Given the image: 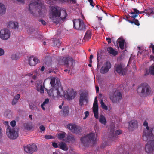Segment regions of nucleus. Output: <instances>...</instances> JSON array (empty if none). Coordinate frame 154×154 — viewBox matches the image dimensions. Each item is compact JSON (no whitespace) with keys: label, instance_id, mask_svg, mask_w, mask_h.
Instances as JSON below:
<instances>
[{"label":"nucleus","instance_id":"nucleus-1","mask_svg":"<svg viewBox=\"0 0 154 154\" xmlns=\"http://www.w3.org/2000/svg\"><path fill=\"white\" fill-rule=\"evenodd\" d=\"M66 11H63L61 13L55 7L52 9L51 13L50 14L49 17L53 22L56 24L60 23L61 20H64L67 17Z\"/></svg>","mask_w":154,"mask_h":154},{"label":"nucleus","instance_id":"nucleus-2","mask_svg":"<svg viewBox=\"0 0 154 154\" xmlns=\"http://www.w3.org/2000/svg\"><path fill=\"white\" fill-rule=\"evenodd\" d=\"M47 92L50 96L55 98L58 96H62L64 94V91L63 87L61 86L60 81H57L56 82L55 88H52L50 90H47Z\"/></svg>","mask_w":154,"mask_h":154},{"label":"nucleus","instance_id":"nucleus-3","mask_svg":"<svg viewBox=\"0 0 154 154\" xmlns=\"http://www.w3.org/2000/svg\"><path fill=\"white\" fill-rule=\"evenodd\" d=\"M137 91L142 97H146L150 95L151 89L149 85L146 83H143L139 85Z\"/></svg>","mask_w":154,"mask_h":154},{"label":"nucleus","instance_id":"nucleus-4","mask_svg":"<svg viewBox=\"0 0 154 154\" xmlns=\"http://www.w3.org/2000/svg\"><path fill=\"white\" fill-rule=\"evenodd\" d=\"M95 137V135L94 133H91L81 138V140L85 146H88L90 143L95 144L97 142Z\"/></svg>","mask_w":154,"mask_h":154},{"label":"nucleus","instance_id":"nucleus-5","mask_svg":"<svg viewBox=\"0 0 154 154\" xmlns=\"http://www.w3.org/2000/svg\"><path fill=\"white\" fill-rule=\"evenodd\" d=\"M74 28L75 29L85 31L86 30L85 25L83 21L81 19H75L73 20Z\"/></svg>","mask_w":154,"mask_h":154},{"label":"nucleus","instance_id":"nucleus-6","mask_svg":"<svg viewBox=\"0 0 154 154\" xmlns=\"http://www.w3.org/2000/svg\"><path fill=\"white\" fill-rule=\"evenodd\" d=\"M6 133L10 139H15L18 137V130L17 129H11L8 126L6 129Z\"/></svg>","mask_w":154,"mask_h":154},{"label":"nucleus","instance_id":"nucleus-7","mask_svg":"<svg viewBox=\"0 0 154 154\" xmlns=\"http://www.w3.org/2000/svg\"><path fill=\"white\" fill-rule=\"evenodd\" d=\"M115 69L118 74L120 75H126L127 72V69L121 64H115Z\"/></svg>","mask_w":154,"mask_h":154},{"label":"nucleus","instance_id":"nucleus-8","mask_svg":"<svg viewBox=\"0 0 154 154\" xmlns=\"http://www.w3.org/2000/svg\"><path fill=\"white\" fill-rule=\"evenodd\" d=\"M114 126H110V132L109 135V137L112 141H115V140L117 138V135L122 133V131L121 130H117L114 133Z\"/></svg>","mask_w":154,"mask_h":154},{"label":"nucleus","instance_id":"nucleus-9","mask_svg":"<svg viewBox=\"0 0 154 154\" xmlns=\"http://www.w3.org/2000/svg\"><path fill=\"white\" fill-rule=\"evenodd\" d=\"M109 98L113 103H117L122 99V95L120 92H116L113 94L110 95Z\"/></svg>","mask_w":154,"mask_h":154},{"label":"nucleus","instance_id":"nucleus-10","mask_svg":"<svg viewBox=\"0 0 154 154\" xmlns=\"http://www.w3.org/2000/svg\"><path fill=\"white\" fill-rule=\"evenodd\" d=\"M66 127L73 133L78 134L81 131V128L74 124H69L66 125Z\"/></svg>","mask_w":154,"mask_h":154},{"label":"nucleus","instance_id":"nucleus-11","mask_svg":"<svg viewBox=\"0 0 154 154\" xmlns=\"http://www.w3.org/2000/svg\"><path fill=\"white\" fill-rule=\"evenodd\" d=\"M10 31L8 29H2L0 31V38L3 40H7L10 38Z\"/></svg>","mask_w":154,"mask_h":154},{"label":"nucleus","instance_id":"nucleus-12","mask_svg":"<svg viewBox=\"0 0 154 154\" xmlns=\"http://www.w3.org/2000/svg\"><path fill=\"white\" fill-rule=\"evenodd\" d=\"M24 150L26 152L32 154L37 151V148L36 145L33 143L27 145L24 147Z\"/></svg>","mask_w":154,"mask_h":154},{"label":"nucleus","instance_id":"nucleus-13","mask_svg":"<svg viewBox=\"0 0 154 154\" xmlns=\"http://www.w3.org/2000/svg\"><path fill=\"white\" fill-rule=\"evenodd\" d=\"M153 134L151 132V130L150 131L149 133H144L143 135V139L145 141H148L147 143H149L152 141H154L153 140Z\"/></svg>","mask_w":154,"mask_h":154},{"label":"nucleus","instance_id":"nucleus-14","mask_svg":"<svg viewBox=\"0 0 154 154\" xmlns=\"http://www.w3.org/2000/svg\"><path fill=\"white\" fill-rule=\"evenodd\" d=\"M145 151L148 153L154 154V141L147 143L145 146Z\"/></svg>","mask_w":154,"mask_h":154},{"label":"nucleus","instance_id":"nucleus-15","mask_svg":"<svg viewBox=\"0 0 154 154\" xmlns=\"http://www.w3.org/2000/svg\"><path fill=\"white\" fill-rule=\"evenodd\" d=\"M93 110L95 118L97 119L98 118V106L97 97L95 98L94 101L93 105Z\"/></svg>","mask_w":154,"mask_h":154},{"label":"nucleus","instance_id":"nucleus-16","mask_svg":"<svg viewBox=\"0 0 154 154\" xmlns=\"http://www.w3.org/2000/svg\"><path fill=\"white\" fill-rule=\"evenodd\" d=\"M111 64L109 62H106L100 69V72L102 74L107 73L111 67Z\"/></svg>","mask_w":154,"mask_h":154},{"label":"nucleus","instance_id":"nucleus-17","mask_svg":"<svg viewBox=\"0 0 154 154\" xmlns=\"http://www.w3.org/2000/svg\"><path fill=\"white\" fill-rule=\"evenodd\" d=\"M88 96L87 94L85 93H82L80 94L79 99V103L80 106H83L84 101H85L87 102L88 100Z\"/></svg>","mask_w":154,"mask_h":154},{"label":"nucleus","instance_id":"nucleus-18","mask_svg":"<svg viewBox=\"0 0 154 154\" xmlns=\"http://www.w3.org/2000/svg\"><path fill=\"white\" fill-rule=\"evenodd\" d=\"M28 62L30 66H35L36 64L39 63L40 61L36 57L33 56L29 57Z\"/></svg>","mask_w":154,"mask_h":154},{"label":"nucleus","instance_id":"nucleus-19","mask_svg":"<svg viewBox=\"0 0 154 154\" xmlns=\"http://www.w3.org/2000/svg\"><path fill=\"white\" fill-rule=\"evenodd\" d=\"M137 122L135 120H133L129 122L128 128L130 130H133L137 127Z\"/></svg>","mask_w":154,"mask_h":154},{"label":"nucleus","instance_id":"nucleus-20","mask_svg":"<svg viewBox=\"0 0 154 154\" xmlns=\"http://www.w3.org/2000/svg\"><path fill=\"white\" fill-rule=\"evenodd\" d=\"M7 26L8 28L17 29L18 28V23L16 22L10 21L8 23Z\"/></svg>","mask_w":154,"mask_h":154},{"label":"nucleus","instance_id":"nucleus-21","mask_svg":"<svg viewBox=\"0 0 154 154\" xmlns=\"http://www.w3.org/2000/svg\"><path fill=\"white\" fill-rule=\"evenodd\" d=\"M137 14H135L134 15H132L131 16V19H132V20H128V21L132 24H134L135 25L138 26L140 25L138 20L135 19V18L137 16Z\"/></svg>","mask_w":154,"mask_h":154},{"label":"nucleus","instance_id":"nucleus-22","mask_svg":"<svg viewBox=\"0 0 154 154\" xmlns=\"http://www.w3.org/2000/svg\"><path fill=\"white\" fill-rule=\"evenodd\" d=\"M64 97L69 100H71L75 97L74 93L72 91H70L69 92H67V94L64 93Z\"/></svg>","mask_w":154,"mask_h":154},{"label":"nucleus","instance_id":"nucleus-23","mask_svg":"<svg viewBox=\"0 0 154 154\" xmlns=\"http://www.w3.org/2000/svg\"><path fill=\"white\" fill-rule=\"evenodd\" d=\"M65 65L68 66L69 64L71 65V66L72 68V65L74 60L71 57H69L66 58L64 61Z\"/></svg>","mask_w":154,"mask_h":154},{"label":"nucleus","instance_id":"nucleus-24","mask_svg":"<svg viewBox=\"0 0 154 154\" xmlns=\"http://www.w3.org/2000/svg\"><path fill=\"white\" fill-rule=\"evenodd\" d=\"M149 74L154 75V63L152 64L149 68L148 69H146L144 74L145 76L149 75Z\"/></svg>","mask_w":154,"mask_h":154},{"label":"nucleus","instance_id":"nucleus-25","mask_svg":"<svg viewBox=\"0 0 154 154\" xmlns=\"http://www.w3.org/2000/svg\"><path fill=\"white\" fill-rule=\"evenodd\" d=\"M66 140L69 142L74 143L75 140L74 136L70 133H69L66 137Z\"/></svg>","mask_w":154,"mask_h":154},{"label":"nucleus","instance_id":"nucleus-26","mask_svg":"<svg viewBox=\"0 0 154 154\" xmlns=\"http://www.w3.org/2000/svg\"><path fill=\"white\" fill-rule=\"evenodd\" d=\"M107 51L108 53L114 56H116L118 54V52L116 51L112 47H109L107 48Z\"/></svg>","mask_w":154,"mask_h":154},{"label":"nucleus","instance_id":"nucleus-27","mask_svg":"<svg viewBox=\"0 0 154 154\" xmlns=\"http://www.w3.org/2000/svg\"><path fill=\"white\" fill-rule=\"evenodd\" d=\"M91 36V32L90 30L86 32L83 39L85 41H88L90 39Z\"/></svg>","mask_w":154,"mask_h":154},{"label":"nucleus","instance_id":"nucleus-28","mask_svg":"<svg viewBox=\"0 0 154 154\" xmlns=\"http://www.w3.org/2000/svg\"><path fill=\"white\" fill-rule=\"evenodd\" d=\"M117 42L119 44V47L121 49H123L124 48V44L125 42V40L122 38H119L117 40Z\"/></svg>","mask_w":154,"mask_h":154},{"label":"nucleus","instance_id":"nucleus-29","mask_svg":"<svg viewBox=\"0 0 154 154\" xmlns=\"http://www.w3.org/2000/svg\"><path fill=\"white\" fill-rule=\"evenodd\" d=\"M59 147L60 149L65 151H67L68 149V148L67 147L66 144L63 142L60 143L59 145Z\"/></svg>","mask_w":154,"mask_h":154},{"label":"nucleus","instance_id":"nucleus-30","mask_svg":"<svg viewBox=\"0 0 154 154\" xmlns=\"http://www.w3.org/2000/svg\"><path fill=\"white\" fill-rule=\"evenodd\" d=\"M6 8L2 3H0V14H4L6 12Z\"/></svg>","mask_w":154,"mask_h":154},{"label":"nucleus","instance_id":"nucleus-31","mask_svg":"<svg viewBox=\"0 0 154 154\" xmlns=\"http://www.w3.org/2000/svg\"><path fill=\"white\" fill-rule=\"evenodd\" d=\"M99 122L102 124L105 125L106 122V118L103 115H100L99 119Z\"/></svg>","mask_w":154,"mask_h":154},{"label":"nucleus","instance_id":"nucleus-32","mask_svg":"<svg viewBox=\"0 0 154 154\" xmlns=\"http://www.w3.org/2000/svg\"><path fill=\"white\" fill-rule=\"evenodd\" d=\"M62 114L64 116H66L68 115L69 111V108L67 106H64L63 107V109L61 111Z\"/></svg>","mask_w":154,"mask_h":154},{"label":"nucleus","instance_id":"nucleus-33","mask_svg":"<svg viewBox=\"0 0 154 154\" xmlns=\"http://www.w3.org/2000/svg\"><path fill=\"white\" fill-rule=\"evenodd\" d=\"M60 81L58 79H56L55 78H52L50 81V84L52 88H55V86L56 84V82L57 81Z\"/></svg>","mask_w":154,"mask_h":154},{"label":"nucleus","instance_id":"nucleus-34","mask_svg":"<svg viewBox=\"0 0 154 154\" xmlns=\"http://www.w3.org/2000/svg\"><path fill=\"white\" fill-rule=\"evenodd\" d=\"M24 126L25 129L29 131L31 130L33 128L32 124H29L28 123L24 124Z\"/></svg>","mask_w":154,"mask_h":154},{"label":"nucleus","instance_id":"nucleus-35","mask_svg":"<svg viewBox=\"0 0 154 154\" xmlns=\"http://www.w3.org/2000/svg\"><path fill=\"white\" fill-rule=\"evenodd\" d=\"M53 42L54 46H57L58 47L60 46L61 42L59 40H53Z\"/></svg>","mask_w":154,"mask_h":154},{"label":"nucleus","instance_id":"nucleus-36","mask_svg":"<svg viewBox=\"0 0 154 154\" xmlns=\"http://www.w3.org/2000/svg\"><path fill=\"white\" fill-rule=\"evenodd\" d=\"M66 134L65 132H63L62 133H59L58 135V138L60 139H62L64 138Z\"/></svg>","mask_w":154,"mask_h":154},{"label":"nucleus","instance_id":"nucleus-37","mask_svg":"<svg viewBox=\"0 0 154 154\" xmlns=\"http://www.w3.org/2000/svg\"><path fill=\"white\" fill-rule=\"evenodd\" d=\"M101 107L103 109L105 110H107V106L105 105L104 103L103 102L102 100L101 101Z\"/></svg>","mask_w":154,"mask_h":154},{"label":"nucleus","instance_id":"nucleus-38","mask_svg":"<svg viewBox=\"0 0 154 154\" xmlns=\"http://www.w3.org/2000/svg\"><path fill=\"white\" fill-rule=\"evenodd\" d=\"M146 126V130L144 131L143 132H144L145 133H149V131H150L151 130V132H152V128H151L150 129L149 127L148 126V125H147Z\"/></svg>","mask_w":154,"mask_h":154},{"label":"nucleus","instance_id":"nucleus-39","mask_svg":"<svg viewBox=\"0 0 154 154\" xmlns=\"http://www.w3.org/2000/svg\"><path fill=\"white\" fill-rule=\"evenodd\" d=\"M45 138L46 139H52L54 138V137L51 135H45Z\"/></svg>","mask_w":154,"mask_h":154},{"label":"nucleus","instance_id":"nucleus-40","mask_svg":"<svg viewBox=\"0 0 154 154\" xmlns=\"http://www.w3.org/2000/svg\"><path fill=\"white\" fill-rule=\"evenodd\" d=\"M38 91H40L41 92H42V93L44 92V87L42 85L40 86L39 88V89L38 90Z\"/></svg>","mask_w":154,"mask_h":154},{"label":"nucleus","instance_id":"nucleus-41","mask_svg":"<svg viewBox=\"0 0 154 154\" xmlns=\"http://www.w3.org/2000/svg\"><path fill=\"white\" fill-rule=\"evenodd\" d=\"M11 58L13 60H16L18 59L17 55L16 54H13L11 55Z\"/></svg>","mask_w":154,"mask_h":154},{"label":"nucleus","instance_id":"nucleus-42","mask_svg":"<svg viewBox=\"0 0 154 154\" xmlns=\"http://www.w3.org/2000/svg\"><path fill=\"white\" fill-rule=\"evenodd\" d=\"M39 21L43 25H45L46 24V23L42 19H39Z\"/></svg>","mask_w":154,"mask_h":154},{"label":"nucleus","instance_id":"nucleus-43","mask_svg":"<svg viewBox=\"0 0 154 154\" xmlns=\"http://www.w3.org/2000/svg\"><path fill=\"white\" fill-rule=\"evenodd\" d=\"M17 100L14 98L12 101V104L13 105H15L18 102Z\"/></svg>","mask_w":154,"mask_h":154},{"label":"nucleus","instance_id":"nucleus-44","mask_svg":"<svg viewBox=\"0 0 154 154\" xmlns=\"http://www.w3.org/2000/svg\"><path fill=\"white\" fill-rule=\"evenodd\" d=\"M151 45L149 46V48H152V52L154 54V45L152 43H151Z\"/></svg>","mask_w":154,"mask_h":154},{"label":"nucleus","instance_id":"nucleus-45","mask_svg":"<svg viewBox=\"0 0 154 154\" xmlns=\"http://www.w3.org/2000/svg\"><path fill=\"white\" fill-rule=\"evenodd\" d=\"M11 125L13 127H14L16 125V121L15 120L12 121L10 122Z\"/></svg>","mask_w":154,"mask_h":154},{"label":"nucleus","instance_id":"nucleus-46","mask_svg":"<svg viewBox=\"0 0 154 154\" xmlns=\"http://www.w3.org/2000/svg\"><path fill=\"white\" fill-rule=\"evenodd\" d=\"M39 129L41 131H44L45 130V128L42 125H41V126H40Z\"/></svg>","mask_w":154,"mask_h":154},{"label":"nucleus","instance_id":"nucleus-47","mask_svg":"<svg viewBox=\"0 0 154 154\" xmlns=\"http://www.w3.org/2000/svg\"><path fill=\"white\" fill-rule=\"evenodd\" d=\"M89 2L90 5H91L93 7H94V2L93 0H88Z\"/></svg>","mask_w":154,"mask_h":154},{"label":"nucleus","instance_id":"nucleus-48","mask_svg":"<svg viewBox=\"0 0 154 154\" xmlns=\"http://www.w3.org/2000/svg\"><path fill=\"white\" fill-rule=\"evenodd\" d=\"M34 31H35V29L32 28L31 27L28 30V32L30 33H31V32H33Z\"/></svg>","mask_w":154,"mask_h":154},{"label":"nucleus","instance_id":"nucleus-49","mask_svg":"<svg viewBox=\"0 0 154 154\" xmlns=\"http://www.w3.org/2000/svg\"><path fill=\"white\" fill-rule=\"evenodd\" d=\"M20 97V94H17L14 98V99L18 100Z\"/></svg>","mask_w":154,"mask_h":154},{"label":"nucleus","instance_id":"nucleus-50","mask_svg":"<svg viewBox=\"0 0 154 154\" xmlns=\"http://www.w3.org/2000/svg\"><path fill=\"white\" fill-rule=\"evenodd\" d=\"M97 61L98 62H99V59L100 58V59L101 58V57H100L101 54H100L98 52H97Z\"/></svg>","mask_w":154,"mask_h":154},{"label":"nucleus","instance_id":"nucleus-51","mask_svg":"<svg viewBox=\"0 0 154 154\" xmlns=\"http://www.w3.org/2000/svg\"><path fill=\"white\" fill-rule=\"evenodd\" d=\"M52 146H53L55 148H57L58 147V146L57 145V144L55 142H52Z\"/></svg>","mask_w":154,"mask_h":154},{"label":"nucleus","instance_id":"nucleus-52","mask_svg":"<svg viewBox=\"0 0 154 154\" xmlns=\"http://www.w3.org/2000/svg\"><path fill=\"white\" fill-rule=\"evenodd\" d=\"M49 100L48 99H46L42 103H43V104H45L48 103L49 102Z\"/></svg>","mask_w":154,"mask_h":154},{"label":"nucleus","instance_id":"nucleus-53","mask_svg":"<svg viewBox=\"0 0 154 154\" xmlns=\"http://www.w3.org/2000/svg\"><path fill=\"white\" fill-rule=\"evenodd\" d=\"M4 51L3 49L0 48V56L4 54Z\"/></svg>","mask_w":154,"mask_h":154},{"label":"nucleus","instance_id":"nucleus-54","mask_svg":"<svg viewBox=\"0 0 154 154\" xmlns=\"http://www.w3.org/2000/svg\"><path fill=\"white\" fill-rule=\"evenodd\" d=\"M150 60L154 61V56L151 55L150 56Z\"/></svg>","mask_w":154,"mask_h":154},{"label":"nucleus","instance_id":"nucleus-55","mask_svg":"<svg viewBox=\"0 0 154 154\" xmlns=\"http://www.w3.org/2000/svg\"><path fill=\"white\" fill-rule=\"evenodd\" d=\"M106 39L107 41H108V43L110 44L111 42V39L110 38H106Z\"/></svg>","mask_w":154,"mask_h":154},{"label":"nucleus","instance_id":"nucleus-56","mask_svg":"<svg viewBox=\"0 0 154 154\" xmlns=\"http://www.w3.org/2000/svg\"><path fill=\"white\" fill-rule=\"evenodd\" d=\"M133 9L134 13H135L136 14H137L139 13V11L137 9L134 8Z\"/></svg>","mask_w":154,"mask_h":154},{"label":"nucleus","instance_id":"nucleus-57","mask_svg":"<svg viewBox=\"0 0 154 154\" xmlns=\"http://www.w3.org/2000/svg\"><path fill=\"white\" fill-rule=\"evenodd\" d=\"M30 105V108L31 109L33 110V109L35 108V106L33 105V104L32 105V104H31Z\"/></svg>","mask_w":154,"mask_h":154},{"label":"nucleus","instance_id":"nucleus-58","mask_svg":"<svg viewBox=\"0 0 154 154\" xmlns=\"http://www.w3.org/2000/svg\"><path fill=\"white\" fill-rule=\"evenodd\" d=\"M42 85V84H37V86H36V88H37V90H38L39 89V88H40V86L41 85Z\"/></svg>","mask_w":154,"mask_h":154},{"label":"nucleus","instance_id":"nucleus-59","mask_svg":"<svg viewBox=\"0 0 154 154\" xmlns=\"http://www.w3.org/2000/svg\"><path fill=\"white\" fill-rule=\"evenodd\" d=\"M96 7L98 9V10H101L103 11H103L102 9V7L99 5H96Z\"/></svg>","mask_w":154,"mask_h":154},{"label":"nucleus","instance_id":"nucleus-60","mask_svg":"<svg viewBox=\"0 0 154 154\" xmlns=\"http://www.w3.org/2000/svg\"><path fill=\"white\" fill-rule=\"evenodd\" d=\"M34 4V3H31L29 5V10L31 11V7H32V6H33V5Z\"/></svg>","mask_w":154,"mask_h":154},{"label":"nucleus","instance_id":"nucleus-61","mask_svg":"<svg viewBox=\"0 0 154 154\" xmlns=\"http://www.w3.org/2000/svg\"><path fill=\"white\" fill-rule=\"evenodd\" d=\"M84 113L86 117H88L89 115V112L88 111H86Z\"/></svg>","mask_w":154,"mask_h":154},{"label":"nucleus","instance_id":"nucleus-62","mask_svg":"<svg viewBox=\"0 0 154 154\" xmlns=\"http://www.w3.org/2000/svg\"><path fill=\"white\" fill-rule=\"evenodd\" d=\"M143 125L144 126H146L148 125V123L146 121H145L143 123Z\"/></svg>","mask_w":154,"mask_h":154},{"label":"nucleus","instance_id":"nucleus-63","mask_svg":"<svg viewBox=\"0 0 154 154\" xmlns=\"http://www.w3.org/2000/svg\"><path fill=\"white\" fill-rule=\"evenodd\" d=\"M95 87H96V91L97 93H98L99 91V87L97 86H96Z\"/></svg>","mask_w":154,"mask_h":154},{"label":"nucleus","instance_id":"nucleus-64","mask_svg":"<svg viewBox=\"0 0 154 154\" xmlns=\"http://www.w3.org/2000/svg\"><path fill=\"white\" fill-rule=\"evenodd\" d=\"M45 105V104H43V103L41 105V107L42 108V109L44 110H45V107H44V106Z\"/></svg>","mask_w":154,"mask_h":154}]
</instances>
